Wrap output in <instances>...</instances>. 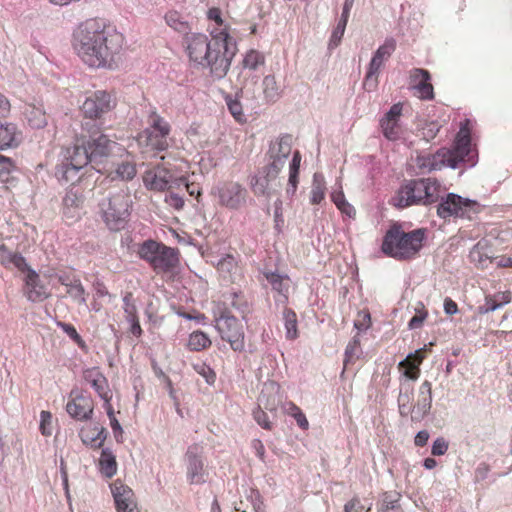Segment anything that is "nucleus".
Masks as SVG:
<instances>
[{"label": "nucleus", "mask_w": 512, "mask_h": 512, "mask_svg": "<svg viewBox=\"0 0 512 512\" xmlns=\"http://www.w3.org/2000/svg\"><path fill=\"white\" fill-rule=\"evenodd\" d=\"M253 417L263 429L272 430L273 424L269 421L267 413L260 406L253 411Z\"/></svg>", "instance_id": "56"}, {"label": "nucleus", "mask_w": 512, "mask_h": 512, "mask_svg": "<svg viewBox=\"0 0 512 512\" xmlns=\"http://www.w3.org/2000/svg\"><path fill=\"white\" fill-rule=\"evenodd\" d=\"M123 37L87 20L73 32L72 47L81 61L92 68H110L122 47Z\"/></svg>", "instance_id": "1"}, {"label": "nucleus", "mask_w": 512, "mask_h": 512, "mask_svg": "<svg viewBox=\"0 0 512 512\" xmlns=\"http://www.w3.org/2000/svg\"><path fill=\"white\" fill-rule=\"evenodd\" d=\"M346 23L344 21H339L335 29L333 30L330 41H329V48H335L339 45L341 42V39L344 35L345 29H346Z\"/></svg>", "instance_id": "57"}, {"label": "nucleus", "mask_w": 512, "mask_h": 512, "mask_svg": "<svg viewBox=\"0 0 512 512\" xmlns=\"http://www.w3.org/2000/svg\"><path fill=\"white\" fill-rule=\"evenodd\" d=\"M58 281L67 288V294H69L74 300L80 304L86 303L85 289L79 278H71L67 274H61L58 275Z\"/></svg>", "instance_id": "30"}, {"label": "nucleus", "mask_w": 512, "mask_h": 512, "mask_svg": "<svg viewBox=\"0 0 512 512\" xmlns=\"http://www.w3.org/2000/svg\"><path fill=\"white\" fill-rule=\"evenodd\" d=\"M187 346L191 351H202L211 346V340L204 332L194 331L189 336Z\"/></svg>", "instance_id": "43"}, {"label": "nucleus", "mask_w": 512, "mask_h": 512, "mask_svg": "<svg viewBox=\"0 0 512 512\" xmlns=\"http://www.w3.org/2000/svg\"><path fill=\"white\" fill-rule=\"evenodd\" d=\"M39 429L44 436L52 434V414L49 411H41Z\"/></svg>", "instance_id": "55"}, {"label": "nucleus", "mask_w": 512, "mask_h": 512, "mask_svg": "<svg viewBox=\"0 0 512 512\" xmlns=\"http://www.w3.org/2000/svg\"><path fill=\"white\" fill-rule=\"evenodd\" d=\"M98 467L101 475L105 478H112L117 473L118 464L116 456L110 449L105 448L102 450L98 460Z\"/></svg>", "instance_id": "31"}, {"label": "nucleus", "mask_w": 512, "mask_h": 512, "mask_svg": "<svg viewBox=\"0 0 512 512\" xmlns=\"http://www.w3.org/2000/svg\"><path fill=\"white\" fill-rule=\"evenodd\" d=\"M301 154L297 150L293 153L292 160L289 165V179H288V188L287 193L294 195L296 193L298 183H299V169L301 164Z\"/></svg>", "instance_id": "35"}, {"label": "nucleus", "mask_w": 512, "mask_h": 512, "mask_svg": "<svg viewBox=\"0 0 512 512\" xmlns=\"http://www.w3.org/2000/svg\"><path fill=\"white\" fill-rule=\"evenodd\" d=\"M0 263L5 268L14 267L20 272H26L30 268L20 253L10 251L5 244L0 245Z\"/></svg>", "instance_id": "29"}, {"label": "nucleus", "mask_w": 512, "mask_h": 512, "mask_svg": "<svg viewBox=\"0 0 512 512\" xmlns=\"http://www.w3.org/2000/svg\"><path fill=\"white\" fill-rule=\"evenodd\" d=\"M230 305L244 314L249 310V305L242 292H231L227 296Z\"/></svg>", "instance_id": "47"}, {"label": "nucleus", "mask_w": 512, "mask_h": 512, "mask_svg": "<svg viewBox=\"0 0 512 512\" xmlns=\"http://www.w3.org/2000/svg\"><path fill=\"white\" fill-rule=\"evenodd\" d=\"M396 49V40L387 38L374 53L363 82L364 89L371 92L378 86V74L384 63L390 58Z\"/></svg>", "instance_id": "12"}, {"label": "nucleus", "mask_w": 512, "mask_h": 512, "mask_svg": "<svg viewBox=\"0 0 512 512\" xmlns=\"http://www.w3.org/2000/svg\"><path fill=\"white\" fill-rule=\"evenodd\" d=\"M173 179V173L169 169L162 166H155L151 169H148L143 174L144 186L147 189L153 191H165Z\"/></svg>", "instance_id": "19"}, {"label": "nucleus", "mask_w": 512, "mask_h": 512, "mask_svg": "<svg viewBox=\"0 0 512 512\" xmlns=\"http://www.w3.org/2000/svg\"><path fill=\"white\" fill-rule=\"evenodd\" d=\"M88 377H93L90 381L92 387L96 390L98 395L105 401V403L109 404L111 400V394L108 390L106 378L99 372H91Z\"/></svg>", "instance_id": "42"}, {"label": "nucleus", "mask_w": 512, "mask_h": 512, "mask_svg": "<svg viewBox=\"0 0 512 512\" xmlns=\"http://www.w3.org/2000/svg\"><path fill=\"white\" fill-rule=\"evenodd\" d=\"M216 329L223 341L229 343L235 352H242L245 348V333L242 323L233 315L223 313L216 322Z\"/></svg>", "instance_id": "10"}, {"label": "nucleus", "mask_w": 512, "mask_h": 512, "mask_svg": "<svg viewBox=\"0 0 512 512\" xmlns=\"http://www.w3.org/2000/svg\"><path fill=\"white\" fill-rule=\"evenodd\" d=\"M207 31L209 32L212 41L215 44H224V49L228 51V45L232 41L230 35V25L223 18L221 9L212 7L208 9L207 13Z\"/></svg>", "instance_id": "16"}, {"label": "nucleus", "mask_w": 512, "mask_h": 512, "mask_svg": "<svg viewBox=\"0 0 512 512\" xmlns=\"http://www.w3.org/2000/svg\"><path fill=\"white\" fill-rule=\"evenodd\" d=\"M283 320L286 330V338L288 340H295L298 338V321L295 311L286 307L283 311Z\"/></svg>", "instance_id": "41"}, {"label": "nucleus", "mask_w": 512, "mask_h": 512, "mask_svg": "<svg viewBox=\"0 0 512 512\" xmlns=\"http://www.w3.org/2000/svg\"><path fill=\"white\" fill-rule=\"evenodd\" d=\"M187 479L190 484H199L203 482V462L194 454L188 453Z\"/></svg>", "instance_id": "33"}, {"label": "nucleus", "mask_w": 512, "mask_h": 512, "mask_svg": "<svg viewBox=\"0 0 512 512\" xmlns=\"http://www.w3.org/2000/svg\"><path fill=\"white\" fill-rule=\"evenodd\" d=\"M216 269L220 277L230 283H236L243 279L242 267L239 265L237 259L231 254H227L222 257L218 261Z\"/></svg>", "instance_id": "24"}, {"label": "nucleus", "mask_w": 512, "mask_h": 512, "mask_svg": "<svg viewBox=\"0 0 512 512\" xmlns=\"http://www.w3.org/2000/svg\"><path fill=\"white\" fill-rule=\"evenodd\" d=\"M399 369L403 370V375L410 380H417L420 376V367L416 365L412 360L409 363H399Z\"/></svg>", "instance_id": "54"}, {"label": "nucleus", "mask_w": 512, "mask_h": 512, "mask_svg": "<svg viewBox=\"0 0 512 512\" xmlns=\"http://www.w3.org/2000/svg\"><path fill=\"white\" fill-rule=\"evenodd\" d=\"M110 489L117 512H139L135 494L129 486L116 479L110 484Z\"/></svg>", "instance_id": "18"}, {"label": "nucleus", "mask_w": 512, "mask_h": 512, "mask_svg": "<svg viewBox=\"0 0 512 512\" xmlns=\"http://www.w3.org/2000/svg\"><path fill=\"white\" fill-rule=\"evenodd\" d=\"M432 407V384L430 381L425 380L419 387L418 399L415 404L413 421L422 420Z\"/></svg>", "instance_id": "26"}, {"label": "nucleus", "mask_w": 512, "mask_h": 512, "mask_svg": "<svg viewBox=\"0 0 512 512\" xmlns=\"http://www.w3.org/2000/svg\"><path fill=\"white\" fill-rule=\"evenodd\" d=\"M270 157L272 159L271 164L268 167L267 176L275 178L279 172L283 169L286 159L275 154V148L270 149Z\"/></svg>", "instance_id": "50"}, {"label": "nucleus", "mask_w": 512, "mask_h": 512, "mask_svg": "<svg viewBox=\"0 0 512 512\" xmlns=\"http://www.w3.org/2000/svg\"><path fill=\"white\" fill-rule=\"evenodd\" d=\"M193 369L205 379L207 384L214 385L216 381V373L208 364L203 361H199L193 364Z\"/></svg>", "instance_id": "48"}, {"label": "nucleus", "mask_w": 512, "mask_h": 512, "mask_svg": "<svg viewBox=\"0 0 512 512\" xmlns=\"http://www.w3.org/2000/svg\"><path fill=\"white\" fill-rule=\"evenodd\" d=\"M424 240V229L405 232L400 226L393 225L383 238L382 251L397 260H410L419 253Z\"/></svg>", "instance_id": "4"}, {"label": "nucleus", "mask_w": 512, "mask_h": 512, "mask_svg": "<svg viewBox=\"0 0 512 512\" xmlns=\"http://www.w3.org/2000/svg\"><path fill=\"white\" fill-rule=\"evenodd\" d=\"M185 43L190 61L203 68H209L215 78L221 79L227 74L232 54L224 49V44H215L202 33L187 35Z\"/></svg>", "instance_id": "3"}, {"label": "nucleus", "mask_w": 512, "mask_h": 512, "mask_svg": "<svg viewBox=\"0 0 512 512\" xmlns=\"http://www.w3.org/2000/svg\"><path fill=\"white\" fill-rule=\"evenodd\" d=\"M262 91L265 100L270 103L276 102L282 93L274 75H267L263 78Z\"/></svg>", "instance_id": "36"}, {"label": "nucleus", "mask_w": 512, "mask_h": 512, "mask_svg": "<svg viewBox=\"0 0 512 512\" xmlns=\"http://www.w3.org/2000/svg\"><path fill=\"white\" fill-rule=\"evenodd\" d=\"M66 411L74 420L88 421L94 412V400L88 392L73 389L68 397Z\"/></svg>", "instance_id": "15"}, {"label": "nucleus", "mask_w": 512, "mask_h": 512, "mask_svg": "<svg viewBox=\"0 0 512 512\" xmlns=\"http://www.w3.org/2000/svg\"><path fill=\"white\" fill-rule=\"evenodd\" d=\"M471 129V121L465 119L460 124V130L451 149L441 148L434 154L418 156L417 166L424 172H431L441 170L445 166L456 168L460 162L474 165L476 153L471 147Z\"/></svg>", "instance_id": "2"}, {"label": "nucleus", "mask_w": 512, "mask_h": 512, "mask_svg": "<svg viewBox=\"0 0 512 512\" xmlns=\"http://www.w3.org/2000/svg\"><path fill=\"white\" fill-rule=\"evenodd\" d=\"M226 104L229 112L237 122L243 123L246 121L242 104L238 99H234L231 96H228L226 97Z\"/></svg>", "instance_id": "49"}, {"label": "nucleus", "mask_w": 512, "mask_h": 512, "mask_svg": "<svg viewBox=\"0 0 512 512\" xmlns=\"http://www.w3.org/2000/svg\"><path fill=\"white\" fill-rule=\"evenodd\" d=\"M275 148V154L283 158H288L291 153V139L290 137H282L270 149Z\"/></svg>", "instance_id": "53"}, {"label": "nucleus", "mask_w": 512, "mask_h": 512, "mask_svg": "<svg viewBox=\"0 0 512 512\" xmlns=\"http://www.w3.org/2000/svg\"><path fill=\"white\" fill-rule=\"evenodd\" d=\"M24 292L28 300L40 302L47 299L50 293L41 282L39 275L31 268L26 271Z\"/></svg>", "instance_id": "21"}, {"label": "nucleus", "mask_w": 512, "mask_h": 512, "mask_svg": "<svg viewBox=\"0 0 512 512\" xmlns=\"http://www.w3.org/2000/svg\"><path fill=\"white\" fill-rule=\"evenodd\" d=\"M91 163L89 149L86 141L74 145L72 151H68L65 162L58 168L57 174L66 182L73 181L80 169Z\"/></svg>", "instance_id": "11"}, {"label": "nucleus", "mask_w": 512, "mask_h": 512, "mask_svg": "<svg viewBox=\"0 0 512 512\" xmlns=\"http://www.w3.org/2000/svg\"><path fill=\"white\" fill-rule=\"evenodd\" d=\"M421 184V194L424 198V205L437 202L442 193V187L438 180L434 178L421 179Z\"/></svg>", "instance_id": "32"}, {"label": "nucleus", "mask_w": 512, "mask_h": 512, "mask_svg": "<svg viewBox=\"0 0 512 512\" xmlns=\"http://www.w3.org/2000/svg\"><path fill=\"white\" fill-rule=\"evenodd\" d=\"M57 326L61 328L62 331L66 333L79 347H85L84 340L72 324L59 321L57 322Z\"/></svg>", "instance_id": "52"}, {"label": "nucleus", "mask_w": 512, "mask_h": 512, "mask_svg": "<svg viewBox=\"0 0 512 512\" xmlns=\"http://www.w3.org/2000/svg\"><path fill=\"white\" fill-rule=\"evenodd\" d=\"M426 357V349L422 348V349H418L416 350L414 353H410L403 361H402V364L404 363H409L410 360H412L416 365H418L420 367V365L422 364L423 360L425 359Z\"/></svg>", "instance_id": "61"}, {"label": "nucleus", "mask_w": 512, "mask_h": 512, "mask_svg": "<svg viewBox=\"0 0 512 512\" xmlns=\"http://www.w3.org/2000/svg\"><path fill=\"white\" fill-rule=\"evenodd\" d=\"M402 115V104H394L390 110L380 121V126L384 136L389 140H396L399 138L400 126L399 121Z\"/></svg>", "instance_id": "22"}, {"label": "nucleus", "mask_w": 512, "mask_h": 512, "mask_svg": "<svg viewBox=\"0 0 512 512\" xmlns=\"http://www.w3.org/2000/svg\"><path fill=\"white\" fill-rule=\"evenodd\" d=\"M448 450V442L442 438H437L432 445L431 453L434 456H441L444 455Z\"/></svg>", "instance_id": "60"}, {"label": "nucleus", "mask_w": 512, "mask_h": 512, "mask_svg": "<svg viewBox=\"0 0 512 512\" xmlns=\"http://www.w3.org/2000/svg\"><path fill=\"white\" fill-rule=\"evenodd\" d=\"M138 256L146 261L157 273L171 272L179 263L177 249L152 239L145 240L138 247Z\"/></svg>", "instance_id": "7"}, {"label": "nucleus", "mask_w": 512, "mask_h": 512, "mask_svg": "<svg viewBox=\"0 0 512 512\" xmlns=\"http://www.w3.org/2000/svg\"><path fill=\"white\" fill-rule=\"evenodd\" d=\"M116 106L112 95L106 91L98 90L86 97L80 107L84 119L100 120L105 114Z\"/></svg>", "instance_id": "13"}, {"label": "nucleus", "mask_w": 512, "mask_h": 512, "mask_svg": "<svg viewBox=\"0 0 512 512\" xmlns=\"http://www.w3.org/2000/svg\"><path fill=\"white\" fill-rule=\"evenodd\" d=\"M170 132V124L157 112H152L149 116V128L145 130L147 145L156 151L166 150L169 147L167 138Z\"/></svg>", "instance_id": "14"}, {"label": "nucleus", "mask_w": 512, "mask_h": 512, "mask_svg": "<svg viewBox=\"0 0 512 512\" xmlns=\"http://www.w3.org/2000/svg\"><path fill=\"white\" fill-rule=\"evenodd\" d=\"M371 326V316L368 311H360L354 322V327L358 331H366Z\"/></svg>", "instance_id": "58"}, {"label": "nucleus", "mask_w": 512, "mask_h": 512, "mask_svg": "<svg viewBox=\"0 0 512 512\" xmlns=\"http://www.w3.org/2000/svg\"><path fill=\"white\" fill-rule=\"evenodd\" d=\"M79 436L85 445H89L92 448H100L105 439V429L98 425H87L80 429Z\"/></svg>", "instance_id": "28"}, {"label": "nucleus", "mask_w": 512, "mask_h": 512, "mask_svg": "<svg viewBox=\"0 0 512 512\" xmlns=\"http://www.w3.org/2000/svg\"><path fill=\"white\" fill-rule=\"evenodd\" d=\"M16 170L15 162L0 154V182L6 185H14L17 179L12 175Z\"/></svg>", "instance_id": "39"}, {"label": "nucleus", "mask_w": 512, "mask_h": 512, "mask_svg": "<svg viewBox=\"0 0 512 512\" xmlns=\"http://www.w3.org/2000/svg\"><path fill=\"white\" fill-rule=\"evenodd\" d=\"M165 22L168 26L178 32H186L189 29L188 22L176 10L168 11L164 16Z\"/></svg>", "instance_id": "44"}, {"label": "nucleus", "mask_w": 512, "mask_h": 512, "mask_svg": "<svg viewBox=\"0 0 512 512\" xmlns=\"http://www.w3.org/2000/svg\"><path fill=\"white\" fill-rule=\"evenodd\" d=\"M82 126L84 130L91 133L89 140L86 141L91 164L100 173L103 170H108V164H114V158L117 155L122 156L126 152L125 149L117 142L110 140L107 135L91 132L93 128L99 132L100 126L92 125L90 127L88 122L83 123Z\"/></svg>", "instance_id": "5"}, {"label": "nucleus", "mask_w": 512, "mask_h": 512, "mask_svg": "<svg viewBox=\"0 0 512 512\" xmlns=\"http://www.w3.org/2000/svg\"><path fill=\"white\" fill-rule=\"evenodd\" d=\"M410 84L416 90V95L421 100L434 99V87L431 83V75L428 70L413 68L409 72Z\"/></svg>", "instance_id": "20"}, {"label": "nucleus", "mask_w": 512, "mask_h": 512, "mask_svg": "<svg viewBox=\"0 0 512 512\" xmlns=\"http://www.w3.org/2000/svg\"><path fill=\"white\" fill-rule=\"evenodd\" d=\"M440 126L437 122H429L423 128L422 135L426 140H431L436 137L439 132Z\"/></svg>", "instance_id": "62"}, {"label": "nucleus", "mask_w": 512, "mask_h": 512, "mask_svg": "<svg viewBox=\"0 0 512 512\" xmlns=\"http://www.w3.org/2000/svg\"><path fill=\"white\" fill-rule=\"evenodd\" d=\"M480 205L475 200L463 198L457 194L449 193L442 199L437 207V215L442 219L450 217H467L479 212Z\"/></svg>", "instance_id": "9"}, {"label": "nucleus", "mask_w": 512, "mask_h": 512, "mask_svg": "<svg viewBox=\"0 0 512 512\" xmlns=\"http://www.w3.org/2000/svg\"><path fill=\"white\" fill-rule=\"evenodd\" d=\"M331 200L336 207L348 217H354L356 211L354 207L345 199V195L342 191H335L331 194Z\"/></svg>", "instance_id": "46"}, {"label": "nucleus", "mask_w": 512, "mask_h": 512, "mask_svg": "<svg viewBox=\"0 0 512 512\" xmlns=\"http://www.w3.org/2000/svg\"><path fill=\"white\" fill-rule=\"evenodd\" d=\"M469 259L478 268H486L495 260L491 241L486 238L479 240L470 250Z\"/></svg>", "instance_id": "23"}, {"label": "nucleus", "mask_w": 512, "mask_h": 512, "mask_svg": "<svg viewBox=\"0 0 512 512\" xmlns=\"http://www.w3.org/2000/svg\"><path fill=\"white\" fill-rule=\"evenodd\" d=\"M102 174H106L112 181H130L136 174V164L132 160H122L120 163L108 164V170L101 171Z\"/></svg>", "instance_id": "25"}, {"label": "nucleus", "mask_w": 512, "mask_h": 512, "mask_svg": "<svg viewBox=\"0 0 512 512\" xmlns=\"http://www.w3.org/2000/svg\"><path fill=\"white\" fill-rule=\"evenodd\" d=\"M25 117L28 124L32 128L40 129L46 126L47 117L45 111L41 107H37L33 104H28L25 107Z\"/></svg>", "instance_id": "34"}, {"label": "nucleus", "mask_w": 512, "mask_h": 512, "mask_svg": "<svg viewBox=\"0 0 512 512\" xmlns=\"http://www.w3.org/2000/svg\"><path fill=\"white\" fill-rule=\"evenodd\" d=\"M243 67L249 70H256L265 64L264 55L257 50H249L242 61Z\"/></svg>", "instance_id": "45"}, {"label": "nucleus", "mask_w": 512, "mask_h": 512, "mask_svg": "<svg viewBox=\"0 0 512 512\" xmlns=\"http://www.w3.org/2000/svg\"><path fill=\"white\" fill-rule=\"evenodd\" d=\"M362 355L361 342L358 334L355 335L347 344L344 353V370L350 364H354Z\"/></svg>", "instance_id": "38"}, {"label": "nucleus", "mask_w": 512, "mask_h": 512, "mask_svg": "<svg viewBox=\"0 0 512 512\" xmlns=\"http://www.w3.org/2000/svg\"><path fill=\"white\" fill-rule=\"evenodd\" d=\"M165 203L175 210H181L184 207V199L176 193H169L165 196Z\"/></svg>", "instance_id": "59"}, {"label": "nucleus", "mask_w": 512, "mask_h": 512, "mask_svg": "<svg viewBox=\"0 0 512 512\" xmlns=\"http://www.w3.org/2000/svg\"><path fill=\"white\" fill-rule=\"evenodd\" d=\"M495 298L493 295H488L485 297V304L479 308L480 313H489L496 309H498L500 306L497 303V301H494Z\"/></svg>", "instance_id": "63"}, {"label": "nucleus", "mask_w": 512, "mask_h": 512, "mask_svg": "<svg viewBox=\"0 0 512 512\" xmlns=\"http://www.w3.org/2000/svg\"><path fill=\"white\" fill-rule=\"evenodd\" d=\"M265 278L268 283L272 286V289L279 294L283 295L285 299H287V294L289 291V277L282 276L275 272H267L265 273Z\"/></svg>", "instance_id": "40"}, {"label": "nucleus", "mask_w": 512, "mask_h": 512, "mask_svg": "<svg viewBox=\"0 0 512 512\" xmlns=\"http://www.w3.org/2000/svg\"><path fill=\"white\" fill-rule=\"evenodd\" d=\"M360 509H362V506L360 500L356 497L352 498L344 506L345 512H358Z\"/></svg>", "instance_id": "64"}, {"label": "nucleus", "mask_w": 512, "mask_h": 512, "mask_svg": "<svg viewBox=\"0 0 512 512\" xmlns=\"http://www.w3.org/2000/svg\"><path fill=\"white\" fill-rule=\"evenodd\" d=\"M132 200L127 190H120L100 204V214L111 231L123 230L131 214Z\"/></svg>", "instance_id": "6"}, {"label": "nucleus", "mask_w": 512, "mask_h": 512, "mask_svg": "<svg viewBox=\"0 0 512 512\" xmlns=\"http://www.w3.org/2000/svg\"><path fill=\"white\" fill-rule=\"evenodd\" d=\"M421 189V179L410 180L399 188L396 195L391 199V203L398 208L419 204L424 205Z\"/></svg>", "instance_id": "17"}, {"label": "nucleus", "mask_w": 512, "mask_h": 512, "mask_svg": "<svg viewBox=\"0 0 512 512\" xmlns=\"http://www.w3.org/2000/svg\"><path fill=\"white\" fill-rule=\"evenodd\" d=\"M212 194L217 198L219 206L238 211L247 204L249 193L241 183L228 180L217 185Z\"/></svg>", "instance_id": "8"}, {"label": "nucleus", "mask_w": 512, "mask_h": 512, "mask_svg": "<svg viewBox=\"0 0 512 512\" xmlns=\"http://www.w3.org/2000/svg\"><path fill=\"white\" fill-rule=\"evenodd\" d=\"M22 141V132L15 123L0 121V150L16 148Z\"/></svg>", "instance_id": "27"}, {"label": "nucleus", "mask_w": 512, "mask_h": 512, "mask_svg": "<svg viewBox=\"0 0 512 512\" xmlns=\"http://www.w3.org/2000/svg\"><path fill=\"white\" fill-rule=\"evenodd\" d=\"M123 309L125 313V319L127 322L139 318L137 307L135 305L132 293H126L123 298Z\"/></svg>", "instance_id": "51"}, {"label": "nucleus", "mask_w": 512, "mask_h": 512, "mask_svg": "<svg viewBox=\"0 0 512 512\" xmlns=\"http://www.w3.org/2000/svg\"><path fill=\"white\" fill-rule=\"evenodd\" d=\"M326 193V183L323 175L315 173L313 176L312 187L310 191V203L312 205L320 204Z\"/></svg>", "instance_id": "37"}]
</instances>
